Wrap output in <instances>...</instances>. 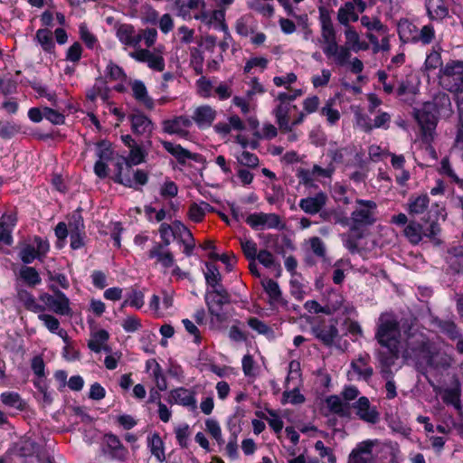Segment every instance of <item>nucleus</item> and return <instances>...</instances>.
<instances>
[{
  "instance_id": "f257e3e1",
  "label": "nucleus",
  "mask_w": 463,
  "mask_h": 463,
  "mask_svg": "<svg viewBox=\"0 0 463 463\" xmlns=\"http://www.w3.org/2000/svg\"><path fill=\"white\" fill-rule=\"evenodd\" d=\"M411 330L407 329V359L412 360L416 369L431 383L429 373L447 370L452 364V358L439 351L423 334L411 333Z\"/></svg>"
},
{
  "instance_id": "f03ea898",
  "label": "nucleus",
  "mask_w": 463,
  "mask_h": 463,
  "mask_svg": "<svg viewBox=\"0 0 463 463\" xmlns=\"http://www.w3.org/2000/svg\"><path fill=\"white\" fill-rule=\"evenodd\" d=\"M374 339L381 347L376 355L382 372L387 373L400 358L402 347L401 325L394 313L383 312L379 316L375 326Z\"/></svg>"
},
{
  "instance_id": "7ed1b4c3",
  "label": "nucleus",
  "mask_w": 463,
  "mask_h": 463,
  "mask_svg": "<svg viewBox=\"0 0 463 463\" xmlns=\"http://www.w3.org/2000/svg\"><path fill=\"white\" fill-rule=\"evenodd\" d=\"M451 114V100L444 92L437 94L431 102H425L420 108H415L413 117L420 128L422 140L430 143L434 138L438 117L449 118Z\"/></svg>"
},
{
  "instance_id": "20e7f679",
  "label": "nucleus",
  "mask_w": 463,
  "mask_h": 463,
  "mask_svg": "<svg viewBox=\"0 0 463 463\" xmlns=\"http://www.w3.org/2000/svg\"><path fill=\"white\" fill-rule=\"evenodd\" d=\"M159 234L161 242H155L152 249L147 252L148 259H156L157 262L165 269L175 266V256L170 250L164 251V249L171 243L170 237H175V231L173 227L165 222L160 224Z\"/></svg>"
},
{
  "instance_id": "39448f33",
  "label": "nucleus",
  "mask_w": 463,
  "mask_h": 463,
  "mask_svg": "<svg viewBox=\"0 0 463 463\" xmlns=\"http://www.w3.org/2000/svg\"><path fill=\"white\" fill-rule=\"evenodd\" d=\"M441 80L449 91L456 94L458 102L463 103V61L447 63Z\"/></svg>"
},
{
  "instance_id": "423d86ee",
  "label": "nucleus",
  "mask_w": 463,
  "mask_h": 463,
  "mask_svg": "<svg viewBox=\"0 0 463 463\" xmlns=\"http://www.w3.org/2000/svg\"><path fill=\"white\" fill-rule=\"evenodd\" d=\"M356 203L360 206L353 211L351 231H359L360 229L373 225L375 219V211L377 204L372 200L357 199Z\"/></svg>"
},
{
  "instance_id": "0eeeda50",
  "label": "nucleus",
  "mask_w": 463,
  "mask_h": 463,
  "mask_svg": "<svg viewBox=\"0 0 463 463\" xmlns=\"http://www.w3.org/2000/svg\"><path fill=\"white\" fill-rule=\"evenodd\" d=\"M439 232V225L434 220H423L422 222L411 221L407 224V239L412 244H418L423 238H435Z\"/></svg>"
},
{
  "instance_id": "6e6552de",
  "label": "nucleus",
  "mask_w": 463,
  "mask_h": 463,
  "mask_svg": "<svg viewBox=\"0 0 463 463\" xmlns=\"http://www.w3.org/2000/svg\"><path fill=\"white\" fill-rule=\"evenodd\" d=\"M338 320L336 318H321L311 326L313 335L325 346L331 347L336 338L339 337L337 328Z\"/></svg>"
},
{
  "instance_id": "1a4fd4ad",
  "label": "nucleus",
  "mask_w": 463,
  "mask_h": 463,
  "mask_svg": "<svg viewBox=\"0 0 463 463\" xmlns=\"http://www.w3.org/2000/svg\"><path fill=\"white\" fill-rule=\"evenodd\" d=\"M102 450L113 460L123 462L128 458V448L125 447L120 439L112 432H107L103 435Z\"/></svg>"
},
{
  "instance_id": "9d476101",
  "label": "nucleus",
  "mask_w": 463,
  "mask_h": 463,
  "mask_svg": "<svg viewBox=\"0 0 463 463\" xmlns=\"http://www.w3.org/2000/svg\"><path fill=\"white\" fill-rule=\"evenodd\" d=\"M161 144L164 149L173 156L181 165H185L187 160H193L200 164L205 162V157L202 154L193 153L180 144H174L170 141H162Z\"/></svg>"
},
{
  "instance_id": "9b49d317",
  "label": "nucleus",
  "mask_w": 463,
  "mask_h": 463,
  "mask_svg": "<svg viewBox=\"0 0 463 463\" xmlns=\"http://www.w3.org/2000/svg\"><path fill=\"white\" fill-rule=\"evenodd\" d=\"M161 144L164 149L173 156L181 165H185L187 160H193L200 164L205 162V157L202 154L193 153L180 144H174L170 141H162Z\"/></svg>"
},
{
  "instance_id": "f8f14e48",
  "label": "nucleus",
  "mask_w": 463,
  "mask_h": 463,
  "mask_svg": "<svg viewBox=\"0 0 463 463\" xmlns=\"http://www.w3.org/2000/svg\"><path fill=\"white\" fill-rule=\"evenodd\" d=\"M326 194L320 191L314 196H307L306 198L300 199L298 206L307 214L315 215L317 213H320V216L324 220H326L327 213L326 212H321L322 209L326 206Z\"/></svg>"
},
{
  "instance_id": "ddd939ff",
  "label": "nucleus",
  "mask_w": 463,
  "mask_h": 463,
  "mask_svg": "<svg viewBox=\"0 0 463 463\" xmlns=\"http://www.w3.org/2000/svg\"><path fill=\"white\" fill-rule=\"evenodd\" d=\"M375 441L367 439L356 444L351 451L347 463H374L373 448Z\"/></svg>"
},
{
  "instance_id": "4468645a",
  "label": "nucleus",
  "mask_w": 463,
  "mask_h": 463,
  "mask_svg": "<svg viewBox=\"0 0 463 463\" xmlns=\"http://www.w3.org/2000/svg\"><path fill=\"white\" fill-rule=\"evenodd\" d=\"M291 109H298V107L296 105H291L290 101H279V104L273 110L279 128L284 133L291 132V126L289 123V113Z\"/></svg>"
},
{
  "instance_id": "2eb2a0df",
  "label": "nucleus",
  "mask_w": 463,
  "mask_h": 463,
  "mask_svg": "<svg viewBox=\"0 0 463 463\" xmlns=\"http://www.w3.org/2000/svg\"><path fill=\"white\" fill-rule=\"evenodd\" d=\"M262 286L264 291L269 297V304L271 307H274L278 305L284 308L288 307V302L283 298L282 291L277 281L272 279H269L262 282Z\"/></svg>"
},
{
  "instance_id": "dca6fc26",
  "label": "nucleus",
  "mask_w": 463,
  "mask_h": 463,
  "mask_svg": "<svg viewBox=\"0 0 463 463\" xmlns=\"http://www.w3.org/2000/svg\"><path fill=\"white\" fill-rule=\"evenodd\" d=\"M128 119L131 124V130L135 135L151 134L154 130L152 120L140 111L130 114Z\"/></svg>"
},
{
  "instance_id": "f3484780",
  "label": "nucleus",
  "mask_w": 463,
  "mask_h": 463,
  "mask_svg": "<svg viewBox=\"0 0 463 463\" xmlns=\"http://www.w3.org/2000/svg\"><path fill=\"white\" fill-rule=\"evenodd\" d=\"M49 289L55 295L49 309L61 316H69L71 313L69 298L53 284L49 286Z\"/></svg>"
},
{
  "instance_id": "a211bd4d",
  "label": "nucleus",
  "mask_w": 463,
  "mask_h": 463,
  "mask_svg": "<svg viewBox=\"0 0 463 463\" xmlns=\"http://www.w3.org/2000/svg\"><path fill=\"white\" fill-rule=\"evenodd\" d=\"M407 31L409 33L407 42L421 43L422 44L430 43L435 35L434 28L430 24L422 26L420 31L417 30L416 26L410 24L407 25Z\"/></svg>"
},
{
  "instance_id": "6ab92c4d",
  "label": "nucleus",
  "mask_w": 463,
  "mask_h": 463,
  "mask_svg": "<svg viewBox=\"0 0 463 463\" xmlns=\"http://www.w3.org/2000/svg\"><path fill=\"white\" fill-rule=\"evenodd\" d=\"M370 359V355L365 353L364 354H359L357 359L351 362L350 366L354 373L358 375L357 380L368 382L371 379L373 373V369L369 364Z\"/></svg>"
},
{
  "instance_id": "aec40b11",
  "label": "nucleus",
  "mask_w": 463,
  "mask_h": 463,
  "mask_svg": "<svg viewBox=\"0 0 463 463\" xmlns=\"http://www.w3.org/2000/svg\"><path fill=\"white\" fill-rule=\"evenodd\" d=\"M204 301L208 309V313L216 319L217 322L222 323L226 319L225 314L222 312L224 302L220 298L215 297L214 294L206 291L204 295Z\"/></svg>"
},
{
  "instance_id": "412c9836",
  "label": "nucleus",
  "mask_w": 463,
  "mask_h": 463,
  "mask_svg": "<svg viewBox=\"0 0 463 463\" xmlns=\"http://www.w3.org/2000/svg\"><path fill=\"white\" fill-rule=\"evenodd\" d=\"M216 118V111L209 105L198 107L193 115V119L200 128H209Z\"/></svg>"
},
{
  "instance_id": "4be33fe9",
  "label": "nucleus",
  "mask_w": 463,
  "mask_h": 463,
  "mask_svg": "<svg viewBox=\"0 0 463 463\" xmlns=\"http://www.w3.org/2000/svg\"><path fill=\"white\" fill-rule=\"evenodd\" d=\"M169 397L170 402L174 401L175 403L184 407L196 408L194 392L184 387H178L172 390Z\"/></svg>"
},
{
  "instance_id": "5701e85b",
  "label": "nucleus",
  "mask_w": 463,
  "mask_h": 463,
  "mask_svg": "<svg viewBox=\"0 0 463 463\" xmlns=\"http://www.w3.org/2000/svg\"><path fill=\"white\" fill-rule=\"evenodd\" d=\"M134 99L145 106L146 109L152 110L155 108L154 99L148 95L145 83L140 80H135L131 83Z\"/></svg>"
},
{
  "instance_id": "b1692460",
  "label": "nucleus",
  "mask_w": 463,
  "mask_h": 463,
  "mask_svg": "<svg viewBox=\"0 0 463 463\" xmlns=\"http://www.w3.org/2000/svg\"><path fill=\"white\" fill-rule=\"evenodd\" d=\"M461 388L458 378H454L451 385L443 391L442 400L445 403L452 405L456 410H461Z\"/></svg>"
},
{
  "instance_id": "393cba45",
  "label": "nucleus",
  "mask_w": 463,
  "mask_h": 463,
  "mask_svg": "<svg viewBox=\"0 0 463 463\" xmlns=\"http://www.w3.org/2000/svg\"><path fill=\"white\" fill-rule=\"evenodd\" d=\"M446 262L454 272H463V246L449 248L446 253Z\"/></svg>"
},
{
  "instance_id": "a878e982",
  "label": "nucleus",
  "mask_w": 463,
  "mask_h": 463,
  "mask_svg": "<svg viewBox=\"0 0 463 463\" xmlns=\"http://www.w3.org/2000/svg\"><path fill=\"white\" fill-rule=\"evenodd\" d=\"M437 326L441 333L446 335L451 340H458L457 349L459 353H463V337L452 321H442L439 320Z\"/></svg>"
},
{
  "instance_id": "bb28decb",
  "label": "nucleus",
  "mask_w": 463,
  "mask_h": 463,
  "mask_svg": "<svg viewBox=\"0 0 463 463\" xmlns=\"http://www.w3.org/2000/svg\"><path fill=\"white\" fill-rule=\"evenodd\" d=\"M16 298L23 304L24 308L33 313L43 312L45 307L36 302L34 296L24 288H17Z\"/></svg>"
},
{
  "instance_id": "cd10ccee",
  "label": "nucleus",
  "mask_w": 463,
  "mask_h": 463,
  "mask_svg": "<svg viewBox=\"0 0 463 463\" xmlns=\"http://www.w3.org/2000/svg\"><path fill=\"white\" fill-rule=\"evenodd\" d=\"M426 7L431 20H441L449 14L443 0H426Z\"/></svg>"
},
{
  "instance_id": "c85d7f7f",
  "label": "nucleus",
  "mask_w": 463,
  "mask_h": 463,
  "mask_svg": "<svg viewBox=\"0 0 463 463\" xmlns=\"http://www.w3.org/2000/svg\"><path fill=\"white\" fill-rule=\"evenodd\" d=\"M147 153L146 150L140 146H134L129 150V154L128 156H122L121 159L124 161L126 166L128 168H132L133 165H137L146 161V157Z\"/></svg>"
},
{
  "instance_id": "c756f323",
  "label": "nucleus",
  "mask_w": 463,
  "mask_h": 463,
  "mask_svg": "<svg viewBox=\"0 0 463 463\" xmlns=\"http://www.w3.org/2000/svg\"><path fill=\"white\" fill-rule=\"evenodd\" d=\"M147 447L158 461L163 462L165 459L164 442L159 433L154 432L147 437Z\"/></svg>"
},
{
  "instance_id": "7c9ffc66",
  "label": "nucleus",
  "mask_w": 463,
  "mask_h": 463,
  "mask_svg": "<svg viewBox=\"0 0 463 463\" xmlns=\"http://www.w3.org/2000/svg\"><path fill=\"white\" fill-rule=\"evenodd\" d=\"M124 161H118L115 165L116 173L112 177L114 183L122 184L125 187H134V182L131 177V168L127 166L126 172H124Z\"/></svg>"
},
{
  "instance_id": "2f4dec72",
  "label": "nucleus",
  "mask_w": 463,
  "mask_h": 463,
  "mask_svg": "<svg viewBox=\"0 0 463 463\" xmlns=\"http://www.w3.org/2000/svg\"><path fill=\"white\" fill-rule=\"evenodd\" d=\"M326 403L331 412L337 414L340 417L350 416V405L344 403L337 395H330L326 397Z\"/></svg>"
},
{
  "instance_id": "473e14b6",
  "label": "nucleus",
  "mask_w": 463,
  "mask_h": 463,
  "mask_svg": "<svg viewBox=\"0 0 463 463\" xmlns=\"http://www.w3.org/2000/svg\"><path fill=\"white\" fill-rule=\"evenodd\" d=\"M359 19L358 14L354 12V3L346 2L337 12V20L339 24L345 26H350L349 22H356Z\"/></svg>"
},
{
  "instance_id": "72a5a7b5",
  "label": "nucleus",
  "mask_w": 463,
  "mask_h": 463,
  "mask_svg": "<svg viewBox=\"0 0 463 463\" xmlns=\"http://www.w3.org/2000/svg\"><path fill=\"white\" fill-rule=\"evenodd\" d=\"M19 277L31 288H34L42 282L39 272L34 267L31 266H23L19 270Z\"/></svg>"
},
{
  "instance_id": "f704fd0d",
  "label": "nucleus",
  "mask_w": 463,
  "mask_h": 463,
  "mask_svg": "<svg viewBox=\"0 0 463 463\" xmlns=\"http://www.w3.org/2000/svg\"><path fill=\"white\" fill-rule=\"evenodd\" d=\"M204 265L206 269L203 271V276L207 288L218 286V283L222 281L218 266L211 261H205Z\"/></svg>"
},
{
  "instance_id": "c9c22d12",
  "label": "nucleus",
  "mask_w": 463,
  "mask_h": 463,
  "mask_svg": "<svg viewBox=\"0 0 463 463\" xmlns=\"http://www.w3.org/2000/svg\"><path fill=\"white\" fill-rule=\"evenodd\" d=\"M35 39L41 44L45 52L52 53L54 52L55 44L52 38V33L49 29H38L35 33Z\"/></svg>"
},
{
  "instance_id": "e433bc0d",
  "label": "nucleus",
  "mask_w": 463,
  "mask_h": 463,
  "mask_svg": "<svg viewBox=\"0 0 463 463\" xmlns=\"http://www.w3.org/2000/svg\"><path fill=\"white\" fill-rule=\"evenodd\" d=\"M22 130L20 124L14 120L1 119L0 120V138L4 140L12 139Z\"/></svg>"
},
{
  "instance_id": "4c0bfd02",
  "label": "nucleus",
  "mask_w": 463,
  "mask_h": 463,
  "mask_svg": "<svg viewBox=\"0 0 463 463\" xmlns=\"http://www.w3.org/2000/svg\"><path fill=\"white\" fill-rule=\"evenodd\" d=\"M81 213L82 209L78 207L69 215V222L67 226L70 229V233L86 232L84 219Z\"/></svg>"
},
{
  "instance_id": "58836bf2",
  "label": "nucleus",
  "mask_w": 463,
  "mask_h": 463,
  "mask_svg": "<svg viewBox=\"0 0 463 463\" xmlns=\"http://www.w3.org/2000/svg\"><path fill=\"white\" fill-rule=\"evenodd\" d=\"M96 156L99 160L109 162L113 159L114 151L110 141L107 139L99 140L96 143Z\"/></svg>"
},
{
  "instance_id": "ea45409f",
  "label": "nucleus",
  "mask_w": 463,
  "mask_h": 463,
  "mask_svg": "<svg viewBox=\"0 0 463 463\" xmlns=\"http://www.w3.org/2000/svg\"><path fill=\"white\" fill-rule=\"evenodd\" d=\"M1 402L12 408L18 409L20 411L24 410V402L18 392H5L0 395Z\"/></svg>"
},
{
  "instance_id": "a19ab883",
  "label": "nucleus",
  "mask_w": 463,
  "mask_h": 463,
  "mask_svg": "<svg viewBox=\"0 0 463 463\" xmlns=\"http://www.w3.org/2000/svg\"><path fill=\"white\" fill-rule=\"evenodd\" d=\"M133 33H135V28L132 24H121L117 27L116 30V36L118 41L122 44L128 46H129V43H131Z\"/></svg>"
},
{
  "instance_id": "79ce46f5",
  "label": "nucleus",
  "mask_w": 463,
  "mask_h": 463,
  "mask_svg": "<svg viewBox=\"0 0 463 463\" xmlns=\"http://www.w3.org/2000/svg\"><path fill=\"white\" fill-rule=\"evenodd\" d=\"M162 128L163 131L169 135L175 134L184 137L187 134V132L180 127L177 116L174 117L173 118L163 120Z\"/></svg>"
},
{
  "instance_id": "37998d69",
  "label": "nucleus",
  "mask_w": 463,
  "mask_h": 463,
  "mask_svg": "<svg viewBox=\"0 0 463 463\" xmlns=\"http://www.w3.org/2000/svg\"><path fill=\"white\" fill-rule=\"evenodd\" d=\"M429 205V197L427 194H421L411 200L409 210L411 213H422Z\"/></svg>"
},
{
  "instance_id": "c03bdc74",
  "label": "nucleus",
  "mask_w": 463,
  "mask_h": 463,
  "mask_svg": "<svg viewBox=\"0 0 463 463\" xmlns=\"http://www.w3.org/2000/svg\"><path fill=\"white\" fill-rule=\"evenodd\" d=\"M80 40L84 43L86 47L90 50H93L99 43L98 38L92 33L90 32L85 24H81L79 28Z\"/></svg>"
},
{
  "instance_id": "a18cd8bd",
  "label": "nucleus",
  "mask_w": 463,
  "mask_h": 463,
  "mask_svg": "<svg viewBox=\"0 0 463 463\" xmlns=\"http://www.w3.org/2000/svg\"><path fill=\"white\" fill-rule=\"evenodd\" d=\"M267 213H250L245 220L246 223L253 230H262L265 228Z\"/></svg>"
},
{
  "instance_id": "49530a36",
  "label": "nucleus",
  "mask_w": 463,
  "mask_h": 463,
  "mask_svg": "<svg viewBox=\"0 0 463 463\" xmlns=\"http://www.w3.org/2000/svg\"><path fill=\"white\" fill-rule=\"evenodd\" d=\"M104 89H106V81L99 76L95 80L94 85L86 91V99L94 102L102 94Z\"/></svg>"
},
{
  "instance_id": "de8ad7c7",
  "label": "nucleus",
  "mask_w": 463,
  "mask_h": 463,
  "mask_svg": "<svg viewBox=\"0 0 463 463\" xmlns=\"http://www.w3.org/2000/svg\"><path fill=\"white\" fill-rule=\"evenodd\" d=\"M439 171L441 175L449 177L451 180V182L455 184H461L463 182V179H460L455 173L448 157H444L441 159L440 167Z\"/></svg>"
},
{
  "instance_id": "09e8293b",
  "label": "nucleus",
  "mask_w": 463,
  "mask_h": 463,
  "mask_svg": "<svg viewBox=\"0 0 463 463\" xmlns=\"http://www.w3.org/2000/svg\"><path fill=\"white\" fill-rule=\"evenodd\" d=\"M19 256L21 260L23 261L24 266L31 264L34 260H42L39 256V252L35 250V248L30 244L25 245L19 252Z\"/></svg>"
},
{
  "instance_id": "8fccbe9b",
  "label": "nucleus",
  "mask_w": 463,
  "mask_h": 463,
  "mask_svg": "<svg viewBox=\"0 0 463 463\" xmlns=\"http://www.w3.org/2000/svg\"><path fill=\"white\" fill-rule=\"evenodd\" d=\"M306 401L305 396L299 392L298 388L292 391H285L282 394V403L289 402L294 405L302 404Z\"/></svg>"
},
{
  "instance_id": "3c124183",
  "label": "nucleus",
  "mask_w": 463,
  "mask_h": 463,
  "mask_svg": "<svg viewBox=\"0 0 463 463\" xmlns=\"http://www.w3.org/2000/svg\"><path fill=\"white\" fill-rule=\"evenodd\" d=\"M369 158L372 162L378 163L386 160L391 153L387 150H383L377 145H371L368 147Z\"/></svg>"
},
{
  "instance_id": "603ef678",
  "label": "nucleus",
  "mask_w": 463,
  "mask_h": 463,
  "mask_svg": "<svg viewBox=\"0 0 463 463\" xmlns=\"http://www.w3.org/2000/svg\"><path fill=\"white\" fill-rule=\"evenodd\" d=\"M59 109H60L43 107V110L45 111L44 118L53 125H63L65 123V116L61 113Z\"/></svg>"
},
{
  "instance_id": "864d4df0",
  "label": "nucleus",
  "mask_w": 463,
  "mask_h": 463,
  "mask_svg": "<svg viewBox=\"0 0 463 463\" xmlns=\"http://www.w3.org/2000/svg\"><path fill=\"white\" fill-rule=\"evenodd\" d=\"M241 246L245 258L250 261H255L258 255L257 244L252 240L241 241Z\"/></svg>"
},
{
  "instance_id": "5fc2aeb1",
  "label": "nucleus",
  "mask_w": 463,
  "mask_h": 463,
  "mask_svg": "<svg viewBox=\"0 0 463 463\" xmlns=\"http://www.w3.org/2000/svg\"><path fill=\"white\" fill-rule=\"evenodd\" d=\"M126 298L129 301V307L140 309L144 306V294L136 288H131L127 294Z\"/></svg>"
},
{
  "instance_id": "6e6d98bb",
  "label": "nucleus",
  "mask_w": 463,
  "mask_h": 463,
  "mask_svg": "<svg viewBox=\"0 0 463 463\" xmlns=\"http://www.w3.org/2000/svg\"><path fill=\"white\" fill-rule=\"evenodd\" d=\"M82 46L79 42L73 43L66 52V61L77 63L82 56Z\"/></svg>"
},
{
  "instance_id": "4d7b16f0",
  "label": "nucleus",
  "mask_w": 463,
  "mask_h": 463,
  "mask_svg": "<svg viewBox=\"0 0 463 463\" xmlns=\"http://www.w3.org/2000/svg\"><path fill=\"white\" fill-rule=\"evenodd\" d=\"M54 233L55 236L57 237L56 247L61 249L64 246L66 239L70 234L67 224L64 222H58V224L54 228Z\"/></svg>"
},
{
  "instance_id": "13d9d810",
  "label": "nucleus",
  "mask_w": 463,
  "mask_h": 463,
  "mask_svg": "<svg viewBox=\"0 0 463 463\" xmlns=\"http://www.w3.org/2000/svg\"><path fill=\"white\" fill-rule=\"evenodd\" d=\"M321 115L326 117L330 125L335 124L340 119V113L336 109L332 108V100H328L321 109Z\"/></svg>"
},
{
  "instance_id": "bf43d9fd",
  "label": "nucleus",
  "mask_w": 463,
  "mask_h": 463,
  "mask_svg": "<svg viewBox=\"0 0 463 463\" xmlns=\"http://www.w3.org/2000/svg\"><path fill=\"white\" fill-rule=\"evenodd\" d=\"M238 162L244 166L255 168L259 165V157L249 151H243L240 156L237 157Z\"/></svg>"
},
{
  "instance_id": "052dcab7",
  "label": "nucleus",
  "mask_w": 463,
  "mask_h": 463,
  "mask_svg": "<svg viewBox=\"0 0 463 463\" xmlns=\"http://www.w3.org/2000/svg\"><path fill=\"white\" fill-rule=\"evenodd\" d=\"M347 187L345 184L335 183L332 188V194L335 201L348 204L350 203L349 198L346 196Z\"/></svg>"
},
{
  "instance_id": "680f3d73",
  "label": "nucleus",
  "mask_w": 463,
  "mask_h": 463,
  "mask_svg": "<svg viewBox=\"0 0 463 463\" xmlns=\"http://www.w3.org/2000/svg\"><path fill=\"white\" fill-rule=\"evenodd\" d=\"M121 326L126 333H135L142 327L141 320L137 316L127 317Z\"/></svg>"
},
{
  "instance_id": "e2e57ef3",
  "label": "nucleus",
  "mask_w": 463,
  "mask_h": 463,
  "mask_svg": "<svg viewBox=\"0 0 463 463\" xmlns=\"http://www.w3.org/2000/svg\"><path fill=\"white\" fill-rule=\"evenodd\" d=\"M248 326L260 335H267L271 332L270 327L256 317H250L247 321Z\"/></svg>"
},
{
  "instance_id": "0e129e2a",
  "label": "nucleus",
  "mask_w": 463,
  "mask_h": 463,
  "mask_svg": "<svg viewBox=\"0 0 463 463\" xmlns=\"http://www.w3.org/2000/svg\"><path fill=\"white\" fill-rule=\"evenodd\" d=\"M106 73L107 76L112 80L125 79L127 77L124 70L118 64L114 63L112 61H109L108 63Z\"/></svg>"
},
{
  "instance_id": "69168bd1",
  "label": "nucleus",
  "mask_w": 463,
  "mask_h": 463,
  "mask_svg": "<svg viewBox=\"0 0 463 463\" xmlns=\"http://www.w3.org/2000/svg\"><path fill=\"white\" fill-rule=\"evenodd\" d=\"M38 318L43 322L44 326L51 333L54 334L60 328V321L52 315L40 314Z\"/></svg>"
},
{
  "instance_id": "338daca9",
  "label": "nucleus",
  "mask_w": 463,
  "mask_h": 463,
  "mask_svg": "<svg viewBox=\"0 0 463 463\" xmlns=\"http://www.w3.org/2000/svg\"><path fill=\"white\" fill-rule=\"evenodd\" d=\"M205 216L204 209L196 203H193L189 206L188 217L194 222H201Z\"/></svg>"
},
{
  "instance_id": "774afa93",
  "label": "nucleus",
  "mask_w": 463,
  "mask_h": 463,
  "mask_svg": "<svg viewBox=\"0 0 463 463\" xmlns=\"http://www.w3.org/2000/svg\"><path fill=\"white\" fill-rule=\"evenodd\" d=\"M156 388L159 391H165L167 389V382L165 374L163 373L161 365H156V369H153L151 373Z\"/></svg>"
}]
</instances>
